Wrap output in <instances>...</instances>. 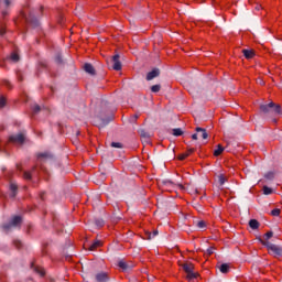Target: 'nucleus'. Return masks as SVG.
Instances as JSON below:
<instances>
[{
  "mask_svg": "<svg viewBox=\"0 0 282 282\" xmlns=\"http://www.w3.org/2000/svg\"><path fill=\"white\" fill-rule=\"evenodd\" d=\"M260 111L264 113V116H281V105H276L273 101L269 104L260 105Z\"/></svg>",
  "mask_w": 282,
  "mask_h": 282,
  "instance_id": "1",
  "label": "nucleus"
},
{
  "mask_svg": "<svg viewBox=\"0 0 282 282\" xmlns=\"http://www.w3.org/2000/svg\"><path fill=\"white\" fill-rule=\"evenodd\" d=\"M22 18L26 21V23H31L33 28H39L40 22L39 19H36V15L34 14V10L30 9L29 7H25L22 12Z\"/></svg>",
  "mask_w": 282,
  "mask_h": 282,
  "instance_id": "2",
  "label": "nucleus"
},
{
  "mask_svg": "<svg viewBox=\"0 0 282 282\" xmlns=\"http://www.w3.org/2000/svg\"><path fill=\"white\" fill-rule=\"evenodd\" d=\"M258 240L260 241V243H262V246H264L268 250H269V254H272L273 257H282V248L270 242V241H264L261 238H258Z\"/></svg>",
  "mask_w": 282,
  "mask_h": 282,
  "instance_id": "3",
  "label": "nucleus"
},
{
  "mask_svg": "<svg viewBox=\"0 0 282 282\" xmlns=\"http://www.w3.org/2000/svg\"><path fill=\"white\" fill-rule=\"evenodd\" d=\"M21 216H14L9 224L2 225L4 232H10L13 228H19L21 226Z\"/></svg>",
  "mask_w": 282,
  "mask_h": 282,
  "instance_id": "4",
  "label": "nucleus"
},
{
  "mask_svg": "<svg viewBox=\"0 0 282 282\" xmlns=\"http://www.w3.org/2000/svg\"><path fill=\"white\" fill-rule=\"evenodd\" d=\"M9 142H12L13 144H23V142H25V134H12L11 137H9Z\"/></svg>",
  "mask_w": 282,
  "mask_h": 282,
  "instance_id": "5",
  "label": "nucleus"
},
{
  "mask_svg": "<svg viewBox=\"0 0 282 282\" xmlns=\"http://www.w3.org/2000/svg\"><path fill=\"white\" fill-rule=\"evenodd\" d=\"M109 122H111V118L102 119L97 117L94 119V126L98 127V129H105Z\"/></svg>",
  "mask_w": 282,
  "mask_h": 282,
  "instance_id": "6",
  "label": "nucleus"
},
{
  "mask_svg": "<svg viewBox=\"0 0 282 282\" xmlns=\"http://www.w3.org/2000/svg\"><path fill=\"white\" fill-rule=\"evenodd\" d=\"M199 133H202L203 140H208V132H206V129L200 128V127L196 128V133L192 134V140H198Z\"/></svg>",
  "mask_w": 282,
  "mask_h": 282,
  "instance_id": "7",
  "label": "nucleus"
},
{
  "mask_svg": "<svg viewBox=\"0 0 282 282\" xmlns=\"http://www.w3.org/2000/svg\"><path fill=\"white\" fill-rule=\"evenodd\" d=\"M111 63H112V69H115V72H120V69H122V63L120 62L119 54H116L111 57Z\"/></svg>",
  "mask_w": 282,
  "mask_h": 282,
  "instance_id": "8",
  "label": "nucleus"
},
{
  "mask_svg": "<svg viewBox=\"0 0 282 282\" xmlns=\"http://www.w3.org/2000/svg\"><path fill=\"white\" fill-rule=\"evenodd\" d=\"M118 267L121 268V270H123V272H129V271L133 270V264L128 263L124 260H120L118 262Z\"/></svg>",
  "mask_w": 282,
  "mask_h": 282,
  "instance_id": "9",
  "label": "nucleus"
},
{
  "mask_svg": "<svg viewBox=\"0 0 282 282\" xmlns=\"http://www.w3.org/2000/svg\"><path fill=\"white\" fill-rule=\"evenodd\" d=\"M96 282H109V275L106 272H99L95 275Z\"/></svg>",
  "mask_w": 282,
  "mask_h": 282,
  "instance_id": "10",
  "label": "nucleus"
},
{
  "mask_svg": "<svg viewBox=\"0 0 282 282\" xmlns=\"http://www.w3.org/2000/svg\"><path fill=\"white\" fill-rule=\"evenodd\" d=\"M160 76V68H153L151 72L147 74V80H153V78H158Z\"/></svg>",
  "mask_w": 282,
  "mask_h": 282,
  "instance_id": "11",
  "label": "nucleus"
},
{
  "mask_svg": "<svg viewBox=\"0 0 282 282\" xmlns=\"http://www.w3.org/2000/svg\"><path fill=\"white\" fill-rule=\"evenodd\" d=\"M84 70L86 74H89L90 76H96V68H94V65L87 63L84 65Z\"/></svg>",
  "mask_w": 282,
  "mask_h": 282,
  "instance_id": "12",
  "label": "nucleus"
},
{
  "mask_svg": "<svg viewBox=\"0 0 282 282\" xmlns=\"http://www.w3.org/2000/svg\"><path fill=\"white\" fill-rule=\"evenodd\" d=\"M181 268H183V270H184V272H186V274H188V273L193 272V270H195V267L191 262H185V263L181 264Z\"/></svg>",
  "mask_w": 282,
  "mask_h": 282,
  "instance_id": "13",
  "label": "nucleus"
},
{
  "mask_svg": "<svg viewBox=\"0 0 282 282\" xmlns=\"http://www.w3.org/2000/svg\"><path fill=\"white\" fill-rule=\"evenodd\" d=\"M219 272H221V274H228V272H230V264L228 263H221L219 265H217Z\"/></svg>",
  "mask_w": 282,
  "mask_h": 282,
  "instance_id": "14",
  "label": "nucleus"
},
{
  "mask_svg": "<svg viewBox=\"0 0 282 282\" xmlns=\"http://www.w3.org/2000/svg\"><path fill=\"white\" fill-rule=\"evenodd\" d=\"M259 226H261L259 220H257V219L249 220V227L251 230H258Z\"/></svg>",
  "mask_w": 282,
  "mask_h": 282,
  "instance_id": "15",
  "label": "nucleus"
},
{
  "mask_svg": "<svg viewBox=\"0 0 282 282\" xmlns=\"http://www.w3.org/2000/svg\"><path fill=\"white\" fill-rule=\"evenodd\" d=\"M37 160H50L52 159V154L50 152H42L36 154Z\"/></svg>",
  "mask_w": 282,
  "mask_h": 282,
  "instance_id": "16",
  "label": "nucleus"
},
{
  "mask_svg": "<svg viewBox=\"0 0 282 282\" xmlns=\"http://www.w3.org/2000/svg\"><path fill=\"white\" fill-rule=\"evenodd\" d=\"M10 191H11L10 197L14 198L17 197L19 186H17L14 183H10Z\"/></svg>",
  "mask_w": 282,
  "mask_h": 282,
  "instance_id": "17",
  "label": "nucleus"
},
{
  "mask_svg": "<svg viewBox=\"0 0 282 282\" xmlns=\"http://www.w3.org/2000/svg\"><path fill=\"white\" fill-rule=\"evenodd\" d=\"M242 54L245 56V58H254V51L253 50H242Z\"/></svg>",
  "mask_w": 282,
  "mask_h": 282,
  "instance_id": "18",
  "label": "nucleus"
},
{
  "mask_svg": "<svg viewBox=\"0 0 282 282\" xmlns=\"http://www.w3.org/2000/svg\"><path fill=\"white\" fill-rule=\"evenodd\" d=\"M101 246H102V242H100V240H96L89 245L88 250L94 252V250H96L97 248H100Z\"/></svg>",
  "mask_w": 282,
  "mask_h": 282,
  "instance_id": "19",
  "label": "nucleus"
},
{
  "mask_svg": "<svg viewBox=\"0 0 282 282\" xmlns=\"http://www.w3.org/2000/svg\"><path fill=\"white\" fill-rule=\"evenodd\" d=\"M158 235H160V231H158V230H154L152 234H151V231L145 232V237L149 241H151V239H155V237H158Z\"/></svg>",
  "mask_w": 282,
  "mask_h": 282,
  "instance_id": "20",
  "label": "nucleus"
},
{
  "mask_svg": "<svg viewBox=\"0 0 282 282\" xmlns=\"http://www.w3.org/2000/svg\"><path fill=\"white\" fill-rule=\"evenodd\" d=\"M172 135L180 138V135H184V131L181 128H174L172 129Z\"/></svg>",
  "mask_w": 282,
  "mask_h": 282,
  "instance_id": "21",
  "label": "nucleus"
},
{
  "mask_svg": "<svg viewBox=\"0 0 282 282\" xmlns=\"http://www.w3.org/2000/svg\"><path fill=\"white\" fill-rule=\"evenodd\" d=\"M224 153V147L221 144L217 145V149L214 151L215 158H218V155H221Z\"/></svg>",
  "mask_w": 282,
  "mask_h": 282,
  "instance_id": "22",
  "label": "nucleus"
},
{
  "mask_svg": "<svg viewBox=\"0 0 282 282\" xmlns=\"http://www.w3.org/2000/svg\"><path fill=\"white\" fill-rule=\"evenodd\" d=\"M162 89V86L160 84L153 85L151 87L152 94H158Z\"/></svg>",
  "mask_w": 282,
  "mask_h": 282,
  "instance_id": "23",
  "label": "nucleus"
},
{
  "mask_svg": "<svg viewBox=\"0 0 282 282\" xmlns=\"http://www.w3.org/2000/svg\"><path fill=\"white\" fill-rule=\"evenodd\" d=\"M262 191H263V195H272V193H274V191L268 187L267 185L263 186Z\"/></svg>",
  "mask_w": 282,
  "mask_h": 282,
  "instance_id": "24",
  "label": "nucleus"
},
{
  "mask_svg": "<svg viewBox=\"0 0 282 282\" xmlns=\"http://www.w3.org/2000/svg\"><path fill=\"white\" fill-rule=\"evenodd\" d=\"M55 63L57 65H63V55H61V53H57L55 56Z\"/></svg>",
  "mask_w": 282,
  "mask_h": 282,
  "instance_id": "25",
  "label": "nucleus"
},
{
  "mask_svg": "<svg viewBox=\"0 0 282 282\" xmlns=\"http://www.w3.org/2000/svg\"><path fill=\"white\" fill-rule=\"evenodd\" d=\"M196 227L199 229V230H204V228H206V221L204 220H198L196 223Z\"/></svg>",
  "mask_w": 282,
  "mask_h": 282,
  "instance_id": "26",
  "label": "nucleus"
},
{
  "mask_svg": "<svg viewBox=\"0 0 282 282\" xmlns=\"http://www.w3.org/2000/svg\"><path fill=\"white\" fill-rule=\"evenodd\" d=\"M197 276H199V274L195 273L194 271L187 273L188 281H193V280L197 279Z\"/></svg>",
  "mask_w": 282,
  "mask_h": 282,
  "instance_id": "27",
  "label": "nucleus"
},
{
  "mask_svg": "<svg viewBox=\"0 0 282 282\" xmlns=\"http://www.w3.org/2000/svg\"><path fill=\"white\" fill-rule=\"evenodd\" d=\"M10 59H11L13 63H19V61H20L19 54L12 53L11 56H10Z\"/></svg>",
  "mask_w": 282,
  "mask_h": 282,
  "instance_id": "28",
  "label": "nucleus"
},
{
  "mask_svg": "<svg viewBox=\"0 0 282 282\" xmlns=\"http://www.w3.org/2000/svg\"><path fill=\"white\" fill-rule=\"evenodd\" d=\"M110 147H112V149H122L123 148L122 143H120V142H111Z\"/></svg>",
  "mask_w": 282,
  "mask_h": 282,
  "instance_id": "29",
  "label": "nucleus"
},
{
  "mask_svg": "<svg viewBox=\"0 0 282 282\" xmlns=\"http://www.w3.org/2000/svg\"><path fill=\"white\" fill-rule=\"evenodd\" d=\"M95 224L98 228H102V226H105V220H102L101 218H98L95 220Z\"/></svg>",
  "mask_w": 282,
  "mask_h": 282,
  "instance_id": "30",
  "label": "nucleus"
},
{
  "mask_svg": "<svg viewBox=\"0 0 282 282\" xmlns=\"http://www.w3.org/2000/svg\"><path fill=\"white\" fill-rule=\"evenodd\" d=\"M218 183L220 186H224L226 184V177L224 175L218 176Z\"/></svg>",
  "mask_w": 282,
  "mask_h": 282,
  "instance_id": "31",
  "label": "nucleus"
},
{
  "mask_svg": "<svg viewBox=\"0 0 282 282\" xmlns=\"http://www.w3.org/2000/svg\"><path fill=\"white\" fill-rule=\"evenodd\" d=\"M271 215L273 217H279V215H281V209H279V208L272 209Z\"/></svg>",
  "mask_w": 282,
  "mask_h": 282,
  "instance_id": "32",
  "label": "nucleus"
},
{
  "mask_svg": "<svg viewBox=\"0 0 282 282\" xmlns=\"http://www.w3.org/2000/svg\"><path fill=\"white\" fill-rule=\"evenodd\" d=\"M265 180H274V172H268L265 175H264Z\"/></svg>",
  "mask_w": 282,
  "mask_h": 282,
  "instance_id": "33",
  "label": "nucleus"
},
{
  "mask_svg": "<svg viewBox=\"0 0 282 282\" xmlns=\"http://www.w3.org/2000/svg\"><path fill=\"white\" fill-rule=\"evenodd\" d=\"M162 184H163V186H173V181H171V180H163Z\"/></svg>",
  "mask_w": 282,
  "mask_h": 282,
  "instance_id": "34",
  "label": "nucleus"
},
{
  "mask_svg": "<svg viewBox=\"0 0 282 282\" xmlns=\"http://www.w3.org/2000/svg\"><path fill=\"white\" fill-rule=\"evenodd\" d=\"M67 249H69V245H67L65 248H64V254H66V259H68V261H72V256L67 254Z\"/></svg>",
  "mask_w": 282,
  "mask_h": 282,
  "instance_id": "35",
  "label": "nucleus"
},
{
  "mask_svg": "<svg viewBox=\"0 0 282 282\" xmlns=\"http://www.w3.org/2000/svg\"><path fill=\"white\" fill-rule=\"evenodd\" d=\"M23 177H24V180H32V173H30V172H24V173H23Z\"/></svg>",
  "mask_w": 282,
  "mask_h": 282,
  "instance_id": "36",
  "label": "nucleus"
},
{
  "mask_svg": "<svg viewBox=\"0 0 282 282\" xmlns=\"http://www.w3.org/2000/svg\"><path fill=\"white\" fill-rule=\"evenodd\" d=\"M34 270H35V271L37 272V274H40L41 276H45V271H44L43 269L35 268Z\"/></svg>",
  "mask_w": 282,
  "mask_h": 282,
  "instance_id": "37",
  "label": "nucleus"
},
{
  "mask_svg": "<svg viewBox=\"0 0 282 282\" xmlns=\"http://www.w3.org/2000/svg\"><path fill=\"white\" fill-rule=\"evenodd\" d=\"M264 237H265V239H267V241H268V239H272V237H274V232L269 231V232H267V234L264 235Z\"/></svg>",
  "mask_w": 282,
  "mask_h": 282,
  "instance_id": "38",
  "label": "nucleus"
},
{
  "mask_svg": "<svg viewBox=\"0 0 282 282\" xmlns=\"http://www.w3.org/2000/svg\"><path fill=\"white\" fill-rule=\"evenodd\" d=\"M41 111V106L35 105L33 106V113H39Z\"/></svg>",
  "mask_w": 282,
  "mask_h": 282,
  "instance_id": "39",
  "label": "nucleus"
},
{
  "mask_svg": "<svg viewBox=\"0 0 282 282\" xmlns=\"http://www.w3.org/2000/svg\"><path fill=\"white\" fill-rule=\"evenodd\" d=\"M0 107H6V97H0Z\"/></svg>",
  "mask_w": 282,
  "mask_h": 282,
  "instance_id": "40",
  "label": "nucleus"
},
{
  "mask_svg": "<svg viewBox=\"0 0 282 282\" xmlns=\"http://www.w3.org/2000/svg\"><path fill=\"white\" fill-rule=\"evenodd\" d=\"M6 34V26L0 25V36H3Z\"/></svg>",
  "mask_w": 282,
  "mask_h": 282,
  "instance_id": "41",
  "label": "nucleus"
},
{
  "mask_svg": "<svg viewBox=\"0 0 282 282\" xmlns=\"http://www.w3.org/2000/svg\"><path fill=\"white\" fill-rule=\"evenodd\" d=\"M214 252H215V248L209 247V248L207 249V254H208V256L213 254Z\"/></svg>",
  "mask_w": 282,
  "mask_h": 282,
  "instance_id": "42",
  "label": "nucleus"
},
{
  "mask_svg": "<svg viewBox=\"0 0 282 282\" xmlns=\"http://www.w3.org/2000/svg\"><path fill=\"white\" fill-rule=\"evenodd\" d=\"M141 138H149V133L144 130H141Z\"/></svg>",
  "mask_w": 282,
  "mask_h": 282,
  "instance_id": "43",
  "label": "nucleus"
},
{
  "mask_svg": "<svg viewBox=\"0 0 282 282\" xmlns=\"http://www.w3.org/2000/svg\"><path fill=\"white\" fill-rule=\"evenodd\" d=\"M185 158H188V153H183L178 156V160H184Z\"/></svg>",
  "mask_w": 282,
  "mask_h": 282,
  "instance_id": "44",
  "label": "nucleus"
},
{
  "mask_svg": "<svg viewBox=\"0 0 282 282\" xmlns=\"http://www.w3.org/2000/svg\"><path fill=\"white\" fill-rule=\"evenodd\" d=\"M14 246L18 247V248H21V241L15 240V241H14Z\"/></svg>",
  "mask_w": 282,
  "mask_h": 282,
  "instance_id": "45",
  "label": "nucleus"
},
{
  "mask_svg": "<svg viewBox=\"0 0 282 282\" xmlns=\"http://www.w3.org/2000/svg\"><path fill=\"white\" fill-rule=\"evenodd\" d=\"M40 197H41L42 200H44V199H45V193H42V194L40 195Z\"/></svg>",
  "mask_w": 282,
  "mask_h": 282,
  "instance_id": "46",
  "label": "nucleus"
},
{
  "mask_svg": "<svg viewBox=\"0 0 282 282\" xmlns=\"http://www.w3.org/2000/svg\"><path fill=\"white\" fill-rule=\"evenodd\" d=\"M195 151V149H189L186 153H188V155H191V153H193Z\"/></svg>",
  "mask_w": 282,
  "mask_h": 282,
  "instance_id": "47",
  "label": "nucleus"
},
{
  "mask_svg": "<svg viewBox=\"0 0 282 282\" xmlns=\"http://www.w3.org/2000/svg\"><path fill=\"white\" fill-rule=\"evenodd\" d=\"M8 14L7 11H2V17H6Z\"/></svg>",
  "mask_w": 282,
  "mask_h": 282,
  "instance_id": "48",
  "label": "nucleus"
},
{
  "mask_svg": "<svg viewBox=\"0 0 282 282\" xmlns=\"http://www.w3.org/2000/svg\"><path fill=\"white\" fill-rule=\"evenodd\" d=\"M134 120H138V115L134 116Z\"/></svg>",
  "mask_w": 282,
  "mask_h": 282,
  "instance_id": "49",
  "label": "nucleus"
},
{
  "mask_svg": "<svg viewBox=\"0 0 282 282\" xmlns=\"http://www.w3.org/2000/svg\"><path fill=\"white\" fill-rule=\"evenodd\" d=\"M82 109H85V105H82Z\"/></svg>",
  "mask_w": 282,
  "mask_h": 282,
  "instance_id": "50",
  "label": "nucleus"
},
{
  "mask_svg": "<svg viewBox=\"0 0 282 282\" xmlns=\"http://www.w3.org/2000/svg\"><path fill=\"white\" fill-rule=\"evenodd\" d=\"M33 171H36V166L33 167Z\"/></svg>",
  "mask_w": 282,
  "mask_h": 282,
  "instance_id": "51",
  "label": "nucleus"
},
{
  "mask_svg": "<svg viewBox=\"0 0 282 282\" xmlns=\"http://www.w3.org/2000/svg\"><path fill=\"white\" fill-rule=\"evenodd\" d=\"M198 138H202V133L198 134Z\"/></svg>",
  "mask_w": 282,
  "mask_h": 282,
  "instance_id": "52",
  "label": "nucleus"
},
{
  "mask_svg": "<svg viewBox=\"0 0 282 282\" xmlns=\"http://www.w3.org/2000/svg\"><path fill=\"white\" fill-rule=\"evenodd\" d=\"M180 187H181V188H184V186H183V185H180Z\"/></svg>",
  "mask_w": 282,
  "mask_h": 282,
  "instance_id": "53",
  "label": "nucleus"
},
{
  "mask_svg": "<svg viewBox=\"0 0 282 282\" xmlns=\"http://www.w3.org/2000/svg\"><path fill=\"white\" fill-rule=\"evenodd\" d=\"M273 122H276V119H273Z\"/></svg>",
  "mask_w": 282,
  "mask_h": 282,
  "instance_id": "54",
  "label": "nucleus"
},
{
  "mask_svg": "<svg viewBox=\"0 0 282 282\" xmlns=\"http://www.w3.org/2000/svg\"><path fill=\"white\" fill-rule=\"evenodd\" d=\"M7 85H10V83H9V82H7Z\"/></svg>",
  "mask_w": 282,
  "mask_h": 282,
  "instance_id": "55",
  "label": "nucleus"
}]
</instances>
